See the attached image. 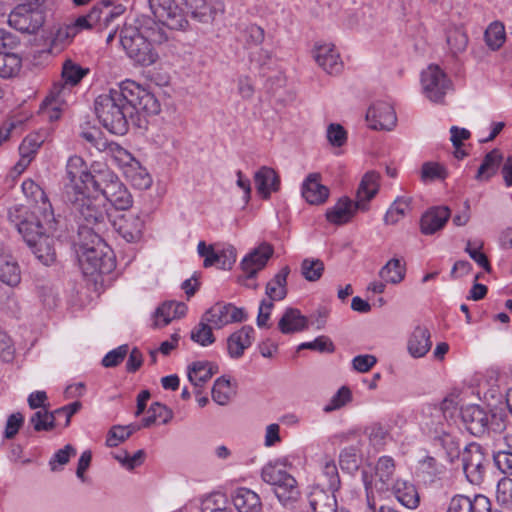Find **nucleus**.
I'll return each mask as SVG.
<instances>
[{
	"label": "nucleus",
	"mask_w": 512,
	"mask_h": 512,
	"mask_svg": "<svg viewBox=\"0 0 512 512\" xmlns=\"http://www.w3.org/2000/svg\"><path fill=\"white\" fill-rule=\"evenodd\" d=\"M68 201L78 222V237L89 234H103L109 224V216L104 201L87 196L83 191L68 194Z\"/></svg>",
	"instance_id": "nucleus-1"
},
{
	"label": "nucleus",
	"mask_w": 512,
	"mask_h": 512,
	"mask_svg": "<svg viewBox=\"0 0 512 512\" xmlns=\"http://www.w3.org/2000/svg\"><path fill=\"white\" fill-rule=\"evenodd\" d=\"M77 253L85 275L108 274L115 267L112 251L104 242L103 234L78 237Z\"/></svg>",
	"instance_id": "nucleus-2"
},
{
	"label": "nucleus",
	"mask_w": 512,
	"mask_h": 512,
	"mask_svg": "<svg viewBox=\"0 0 512 512\" xmlns=\"http://www.w3.org/2000/svg\"><path fill=\"white\" fill-rule=\"evenodd\" d=\"M8 218L15 225L19 234L29 246L35 245L36 241L46 233H54L57 227V219L54 216L51 227L45 223L44 217L35 211H26L25 208L14 206L8 211Z\"/></svg>",
	"instance_id": "nucleus-3"
},
{
	"label": "nucleus",
	"mask_w": 512,
	"mask_h": 512,
	"mask_svg": "<svg viewBox=\"0 0 512 512\" xmlns=\"http://www.w3.org/2000/svg\"><path fill=\"white\" fill-rule=\"evenodd\" d=\"M95 113L103 126L114 134L123 135L128 129L127 117L132 114L116 99L111 90L99 95L94 103Z\"/></svg>",
	"instance_id": "nucleus-4"
},
{
	"label": "nucleus",
	"mask_w": 512,
	"mask_h": 512,
	"mask_svg": "<svg viewBox=\"0 0 512 512\" xmlns=\"http://www.w3.org/2000/svg\"><path fill=\"white\" fill-rule=\"evenodd\" d=\"M94 191L100 192L116 210H127L133 205V197L125 184L104 165L100 173L94 175Z\"/></svg>",
	"instance_id": "nucleus-5"
},
{
	"label": "nucleus",
	"mask_w": 512,
	"mask_h": 512,
	"mask_svg": "<svg viewBox=\"0 0 512 512\" xmlns=\"http://www.w3.org/2000/svg\"><path fill=\"white\" fill-rule=\"evenodd\" d=\"M120 43L127 55L142 66H149L157 60L150 42L133 25H125L121 29Z\"/></svg>",
	"instance_id": "nucleus-6"
},
{
	"label": "nucleus",
	"mask_w": 512,
	"mask_h": 512,
	"mask_svg": "<svg viewBox=\"0 0 512 512\" xmlns=\"http://www.w3.org/2000/svg\"><path fill=\"white\" fill-rule=\"evenodd\" d=\"M461 417L467 430L475 436H482L490 431L501 432L505 428L500 416L487 413L479 405L466 406L461 410Z\"/></svg>",
	"instance_id": "nucleus-7"
},
{
	"label": "nucleus",
	"mask_w": 512,
	"mask_h": 512,
	"mask_svg": "<svg viewBox=\"0 0 512 512\" xmlns=\"http://www.w3.org/2000/svg\"><path fill=\"white\" fill-rule=\"evenodd\" d=\"M362 479L367 495L370 496L373 489L380 493L389 492L395 483L401 481L395 478V461L390 456L380 457L375 464L374 474L369 475L367 471H363Z\"/></svg>",
	"instance_id": "nucleus-8"
},
{
	"label": "nucleus",
	"mask_w": 512,
	"mask_h": 512,
	"mask_svg": "<svg viewBox=\"0 0 512 512\" xmlns=\"http://www.w3.org/2000/svg\"><path fill=\"white\" fill-rule=\"evenodd\" d=\"M103 164H93L88 171L84 160L79 156H71L66 165V174L69 184L66 187V196L73 192L89 189L94 184V175L102 171Z\"/></svg>",
	"instance_id": "nucleus-9"
},
{
	"label": "nucleus",
	"mask_w": 512,
	"mask_h": 512,
	"mask_svg": "<svg viewBox=\"0 0 512 512\" xmlns=\"http://www.w3.org/2000/svg\"><path fill=\"white\" fill-rule=\"evenodd\" d=\"M421 86L430 101L441 103L452 89V82L438 65L431 64L421 73Z\"/></svg>",
	"instance_id": "nucleus-10"
},
{
	"label": "nucleus",
	"mask_w": 512,
	"mask_h": 512,
	"mask_svg": "<svg viewBox=\"0 0 512 512\" xmlns=\"http://www.w3.org/2000/svg\"><path fill=\"white\" fill-rule=\"evenodd\" d=\"M262 479L273 487L279 502L285 507L288 502V461L281 458L267 463L262 469Z\"/></svg>",
	"instance_id": "nucleus-11"
},
{
	"label": "nucleus",
	"mask_w": 512,
	"mask_h": 512,
	"mask_svg": "<svg viewBox=\"0 0 512 512\" xmlns=\"http://www.w3.org/2000/svg\"><path fill=\"white\" fill-rule=\"evenodd\" d=\"M155 19L173 30H181L188 24L181 9L174 0H148Z\"/></svg>",
	"instance_id": "nucleus-12"
},
{
	"label": "nucleus",
	"mask_w": 512,
	"mask_h": 512,
	"mask_svg": "<svg viewBox=\"0 0 512 512\" xmlns=\"http://www.w3.org/2000/svg\"><path fill=\"white\" fill-rule=\"evenodd\" d=\"M462 463L468 481L472 484H480L488 464L483 448L476 443L468 445L462 454Z\"/></svg>",
	"instance_id": "nucleus-13"
},
{
	"label": "nucleus",
	"mask_w": 512,
	"mask_h": 512,
	"mask_svg": "<svg viewBox=\"0 0 512 512\" xmlns=\"http://www.w3.org/2000/svg\"><path fill=\"white\" fill-rule=\"evenodd\" d=\"M202 317L215 329H221L228 324L244 321L246 314L242 308L231 303L218 302L210 307Z\"/></svg>",
	"instance_id": "nucleus-14"
},
{
	"label": "nucleus",
	"mask_w": 512,
	"mask_h": 512,
	"mask_svg": "<svg viewBox=\"0 0 512 512\" xmlns=\"http://www.w3.org/2000/svg\"><path fill=\"white\" fill-rule=\"evenodd\" d=\"M145 224V216L141 212L123 214L113 223L117 233L129 243H136L142 239Z\"/></svg>",
	"instance_id": "nucleus-15"
},
{
	"label": "nucleus",
	"mask_w": 512,
	"mask_h": 512,
	"mask_svg": "<svg viewBox=\"0 0 512 512\" xmlns=\"http://www.w3.org/2000/svg\"><path fill=\"white\" fill-rule=\"evenodd\" d=\"M22 191L34 203L31 211L40 213L44 217L45 223L51 227L54 220V211L44 190L33 180L27 179L22 183Z\"/></svg>",
	"instance_id": "nucleus-16"
},
{
	"label": "nucleus",
	"mask_w": 512,
	"mask_h": 512,
	"mask_svg": "<svg viewBox=\"0 0 512 512\" xmlns=\"http://www.w3.org/2000/svg\"><path fill=\"white\" fill-rule=\"evenodd\" d=\"M370 128L375 130H392L397 123L394 108L387 102L378 101L370 106L366 113Z\"/></svg>",
	"instance_id": "nucleus-17"
},
{
	"label": "nucleus",
	"mask_w": 512,
	"mask_h": 512,
	"mask_svg": "<svg viewBox=\"0 0 512 512\" xmlns=\"http://www.w3.org/2000/svg\"><path fill=\"white\" fill-rule=\"evenodd\" d=\"M9 23L17 30L33 34L44 23V15L38 9L18 8L9 17Z\"/></svg>",
	"instance_id": "nucleus-18"
},
{
	"label": "nucleus",
	"mask_w": 512,
	"mask_h": 512,
	"mask_svg": "<svg viewBox=\"0 0 512 512\" xmlns=\"http://www.w3.org/2000/svg\"><path fill=\"white\" fill-rule=\"evenodd\" d=\"M74 86L64 83L62 81L56 82L49 95L46 97L43 102V108L46 112L51 111L52 113L49 115L50 119H58L59 112L62 109V106L68 104L69 101L73 98V89Z\"/></svg>",
	"instance_id": "nucleus-19"
},
{
	"label": "nucleus",
	"mask_w": 512,
	"mask_h": 512,
	"mask_svg": "<svg viewBox=\"0 0 512 512\" xmlns=\"http://www.w3.org/2000/svg\"><path fill=\"white\" fill-rule=\"evenodd\" d=\"M313 56L317 64L330 75H337L343 69L340 54L331 43L317 44Z\"/></svg>",
	"instance_id": "nucleus-20"
},
{
	"label": "nucleus",
	"mask_w": 512,
	"mask_h": 512,
	"mask_svg": "<svg viewBox=\"0 0 512 512\" xmlns=\"http://www.w3.org/2000/svg\"><path fill=\"white\" fill-rule=\"evenodd\" d=\"M273 249L269 244L263 243L251 250L241 261V269L247 280L254 278L262 270L269 258L272 256Z\"/></svg>",
	"instance_id": "nucleus-21"
},
{
	"label": "nucleus",
	"mask_w": 512,
	"mask_h": 512,
	"mask_svg": "<svg viewBox=\"0 0 512 512\" xmlns=\"http://www.w3.org/2000/svg\"><path fill=\"white\" fill-rule=\"evenodd\" d=\"M255 339V330L252 326H242L230 334L226 341L227 354L231 359L243 357L245 350L251 347Z\"/></svg>",
	"instance_id": "nucleus-22"
},
{
	"label": "nucleus",
	"mask_w": 512,
	"mask_h": 512,
	"mask_svg": "<svg viewBox=\"0 0 512 512\" xmlns=\"http://www.w3.org/2000/svg\"><path fill=\"white\" fill-rule=\"evenodd\" d=\"M450 217V210L446 206L433 207L426 211L420 221L421 232L432 235L441 230Z\"/></svg>",
	"instance_id": "nucleus-23"
},
{
	"label": "nucleus",
	"mask_w": 512,
	"mask_h": 512,
	"mask_svg": "<svg viewBox=\"0 0 512 512\" xmlns=\"http://www.w3.org/2000/svg\"><path fill=\"white\" fill-rule=\"evenodd\" d=\"M321 176L318 173L309 174L302 186V195L312 205H321L329 197V189L320 182Z\"/></svg>",
	"instance_id": "nucleus-24"
},
{
	"label": "nucleus",
	"mask_w": 512,
	"mask_h": 512,
	"mask_svg": "<svg viewBox=\"0 0 512 512\" xmlns=\"http://www.w3.org/2000/svg\"><path fill=\"white\" fill-rule=\"evenodd\" d=\"M432 341L429 330L423 326H417L407 341V350L411 357L422 358L431 349Z\"/></svg>",
	"instance_id": "nucleus-25"
},
{
	"label": "nucleus",
	"mask_w": 512,
	"mask_h": 512,
	"mask_svg": "<svg viewBox=\"0 0 512 512\" xmlns=\"http://www.w3.org/2000/svg\"><path fill=\"white\" fill-rule=\"evenodd\" d=\"M380 187V175L375 171H368L363 176L357 189V207L367 209V203L375 197Z\"/></svg>",
	"instance_id": "nucleus-26"
},
{
	"label": "nucleus",
	"mask_w": 512,
	"mask_h": 512,
	"mask_svg": "<svg viewBox=\"0 0 512 512\" xmlns=\"http://www.w3.org/2000/svg\"><path fill=\"white\" fill-rule=\"evenodd\" d=\"M357 209V201L354 203L348 197H342L326 211V219L332 224L342 225L352 219Z\"/></svg>",
	"instance_id": "nucleus-27"
},
{
	"label": "nucleus",
	"mask_w": 512,
	"mask_h": 512,
	"mask_svg": "<svg viewBox=\"0 0 512 512\" xmlns=\"http://www.w3.org/2000/svg\"><path fill=\"white\" fill-rule=\"evenodd\" d=\"M257 192L262 198H269L272 192L279 189L280 180L276 172L269 167H261L254 175Z\"/></svg>",
	"instance_id": "nucleus-28"
},
{
	"label": "nucleus",
	"mask_w": 512,
	"mask_h": 512,
	"mask_svg": "<svg viewBox=\"0 0 512 512\" xmlns=\"http://www.w3.org/2000/svg\"><path fill=\"white\" fill-rule=\"evenodd\" d=\"M233 504L238 512H261L262 510L259 495L244 487L235 490Z\"/></svg>",
	"instance_id": "nucleus-29"
},
{
	"label": "nucleus",
	"mask_w": 512,
	"mask_h": 512,
	"mask_svg": "<svg viewBox=\"0 0 512 512\" xmlns=\"http://www.w3.org/2000/svg\"><path fill=\"white\" fill-rule=\"evenodd\" d=\"M143 87L134 81H124L118 88L110 89L115 95L116 99L122 102V104L133 114V107L139 98V95L143 91Z\"/></svg>",
	"instance_id": "nucleus-30"
},
{
	"label": "nucleus",
	"mask_w": 512,
	"mask_h": 512,
	"mask_svg": "<svg viewBox=\"0 0 512 512\" xmlns=\"http://www.w3.org/2000/svg\"><path fill=\"white\" fill-rule=\"evenodd\" d=\"M40 144L41 142L35 135H29L24 138L19 146L20 159L14 166V170L18 174L24 172V170L29 166L37 150L39 149Z\"/></svg>",
	"instance_id": "nucleus-31"
},
{
	"label": "nucleus",
	"mask_w": 512,
	"mask_h": 512,
	"mask_svg": "<svg viewBox=\"0 0 512 512\" xmlns=\"http://www.w3.org/2000/svg\"><path fill=\"white\" fill-rule=\"evenodd\" d=\"M405 507L415 509L419 505V495L415 486L407 481L401 480L389 491Z\"/></svg>",
	"instance_id": "nucleus-32"
},
{
	"label": "nucleus",
	"mask_w": 512,
	"mask_h": 512,
	"mask_svg": "<svg viewBox=\"0 0 512 512\" xmlns=\"http://www.w3.org/2000/svg\"><path fill=\"white\" fill-rule=\"evenodd\" d=\"M51 234L46 233L36 241L35 245L29 246L36 258L44 265H50L56 259L54 239Z\"/></svg>",
	"instance_id": "nucleus-33"
},
{
	"label": "nucleus",
	"mask_w": 512,
	"mask_h": 512,
	"mask_svg": "<svg viewBox=\"0 0 512 512\" xmlns=\"http://www.w3.org/2000/svg\"><path fill=\"white\" fill-rule=\"evenodd\" d=\"M310 507L314 512H337V500L334 492L328 493L324 489H315L309 498Z\"/></svg>",
	"instance_id": "nucleus-34"
},
{
	"label": "nucleus",
	"mask_w": 512,
	"mask_h": 512,
	"mask_svg": "<svg viewBox=\"0 0 512 512\" xmlns=\"http://www.w3.org/2000/svg\"><path fill=\"white\" fill-rule=\"evenodd\" d=\"M412 198L407 196H399L391 204L384 216V222L387 225L398 223L411 211Z\"/></svg>",
	"instance_id": "nucleus-35"
},
{
	"label": "nucleus",
	"mask_w": 512,
	"mask_h": 512,
	"mask_svg": "<svg viewBox=\"0 0 512 512\" xmlns=\"http://www.w3.org/2000/svg\"><path fill=\"white\" fill-rule=\"evenodd\" d=\"M187 306L183 302L166 301L156 311L157 324L165 326L173 319L182 317L186 314Z\"/></svg>",
	"instance_id": "nucleus-36"
},
{
	"label": "nucleus",
	"mask_w": 512,
	"mask_h": 512,
	"mask_svg": "<svg viewBox=\"0 0 512 512\" xmlns=\"http://www.w3.org/2000/svg\"><path fill=\"white\" fill-rule=\"evenodd\" d=\"M501 161L502 154L498 149H494L487 153L477 171L476 179L479 181L489 180L496 174Z\"/></svg>",
	"instance_id": "nucleus-37"
},
{
	"label": "nucleus",
	"mask_w": 512,
	"mask_h": 512,
	"mask_svg": "<svg viewBox=\"0 0 512 512\" xmlns=\"http://www.w3.org/2000/svg\"><path fill=\"white\" fill-rule=\"evenodd\" d=\"M104 151H106L113 162L123 170V173L127 168L135 166L138 162V160L129 151L115 142L109 143Z\"/></svg>",
	"instance_id": "nucleus-38"
},
{
	"label": "nucleus",
	"mask_w": 512,
	"mask_h": 512,
	"mask_svg": "<svg viewBox=\"0 0 512 512\" xmlns=\"http://www.w3.org/2000/svg\"><path fill=\"white\" fill-rule=\"evenodd\" d=\"M20 279L17 262L11 256L0 255V280L9 286H15Z\"/></svg>",
	"instance_id": "nucleus-39"
},
{
	"label": "nucleus",
	"mask_w": 512,
	"mask_h": 512,
	"mask_svg": "<svg viewBox=\"0 0 512 512\" xmlns=\"http://www.w3.org/2000/svg\"><path fill=\"white\" fill-rule=\"evenodd\" d=\"M288 267H284L266 285V295L270 301H279L285 298L287 290Z\"/></svg>",
	"instance_id": "nucleus-40"
},
{
	"label": "nucleus",
	"mask_w": 512,
	"mask_h": 512,
	"mask_svg": "<svg viewBox=\"0 0 512 512\" xmlns=\"http://www.w3.org/2000/svg\"><path fill=\"white\" fill-rule=\"evenodd\" d=\"M214 374L211 363L194 362L188 367V379L196 387H201L208 382Z\"/></svg>",
	"instance_id": "nucleus-41"
},
{
	"label": "nucleus",
	"mask_w": 512,
	"mask_h": 512,
	"mask_svg": "<svg viewBox=\"0 0 512 512\" xmlns=\"http://www.w3.org/2000/svg\"><path fill=\"white\" fill-rule=\"evenodd\" d=\"M405 265L398 258L388 261L379 271V276L390 284H398L405 278Z\"/></svg>",
	"instance_id": "nucleus-42"
},
{
	"label": "nucleus",
	"mask_w": 512,
	"mask_h": 512,
	"mask_svg": "<svg viewBox=\"0 0 512 512\" xmlns=\"http://www.w3.org/2000/svg\"><path fill=\"white\" fill-rule=\"evenodd\" d=\"M486 45L493 51L499 50L506 40L505 26L500 21L489 24L484 33Z\"/></svg>",
	"instance_id": "nucleus-43"
},
{
	"label": "nucleus",
	"mask_w": 512,
	"mask_h": 512,
	"mask_svg": "<svg viewBox=\"0 0 512 512\" xmlns=\"http://www.w3.org/2000/svg\"><path fill=\"white\" fill-rule=\"evenodd\" d=\"M147 416L142 419V427H150L157 421L167 424L173 418V412L167 406L155 402L148 409Z\"/></svg>",
	"instance_id": "nucleus-44"
},
{
	"label": "nucleus",
	"mask_w": 512,
	"mask_h": 512,
	"mask_svg": "<svg viewBox=\"0 0 512 512\" xmlns=\"http://www.w3.org/2000/svg\"><path fill=\"white\" fill-rule=\"evenodd\" d=\"M184 5L192 17L200 22L208 23L214 19L215 10L206 0H184Z\"/></svg>",
	"instance_id": "nucleus-45"
},
{
	"label": "nucleus",
	"mask_w": 512,
	"mask_h": 512,
	"mask_svg": "<svg viewBox=\"0 0 512 512\" xmlns=\"http://www.w3.org/2000/svg\"><path fill=\"white\" fill-rule=\"evenodd\" d=\"M124 175L131 184L139 190H146L152 185V178L150 174L144 167H142L139 161L135 166L127 168Z\"/></svg>",
	"instance_id": "nucleus-46"
},
{
	"label": "nucleus",
	"mask_w": 512,
	"mask_h": 512,
	"mask_svg": "<svg viewBox=\"0 0 512 512\" xmlns=\"http://www.w3.org/2000/svg\"><path fill=\"white\" fill-rule=\"evenodd\" d=\"M213 328L214 327H212L209 322L204 321V317L201 316L200 322L191 330L190 338L200 346H210L216 341L212 331Z\"/></svg>",
	"instance_id": "nucleus-47"
},
{
	"label": "nucleus",
	"mask_w": 512,
	"mask_h": 512,
	"mask_svg": "<svg viewBox=\"0 0 512 512\" xmlns=\"http://www.w3.org/2000/svg\"><path fill=\"white\" fill-rule=\"evenodd\" d=\"M369 443L376 449H381L390 439L389 427L381 423H372L365 429Z\"/></svg>",
	"instance_id": "nucleus-48"
},
{
	"label": "nucleus",
	"mask_w": 512,
	"mask_h": 512,
	"mask_svg": "<svg viewBox=\"0 0 512 512\" xmlns=\"http://www.w3.org/2000/svg\"><path fill=\"white\" fill-rule=\"evenodd\" d=\"M22 66V59L15 53L0 52V77L11 78L18 74Z\"/></svg>",
	"instance_id": "nucleus-49"
},
{
	"label": "nucleus",
	"mask_w": 512,
	"mask_h": 512,
	"mask_svg": "<svg viewBox=\"0 0 512 512\" xmlns=\"http://www.w3.org/2000/svg\"><path fill=\"white\" fill-rule=\"evenodd\" d=\"M89 72L72 60H66L62 68V82L76 86Z\"/></svg>",
	"instance_id": "nucleus-50"
},
{
	"label": "nucleus",
	"mask_w": 512,
	"mask_h": 512,
	"mask_svg": "<svg viewBox=\"0 0 512 512\" xmlns=\"http://www.w3.org/2000/svg\"><path fill=\"white\" fill-rule=\"evenodd\" d=\"M325 266L322 260L306 258L301 263V275L309 282L318 281L324 272Z\"/></svg>",
	"instance_id": "nucleus-51"
},
{
	"label": "nucleus",
	"mask_w": 512,
	"mask_h": 512,
	"mask_svg": "<svg viewBox=\"0 0 512 512\" xmlns=\"http://www.w3.org/2000/svg\"><path fill=\"white\" fill-rule=\"evenodd\" d=\"M55 421L56 416L54 411L49 412L47 409L36 411L30 418V423L37 432L53 430L55 427Z\"/></svg>",
	"instance_id": "nucleus-52"
},
{
	"label": "nucleus",
	"mask_w": 512,
	"mask_h": 512,
	"mask_svg": "<svg viewBox=\"0 0 512 512\" xmlns=\"http://www.w3.org/2000/svg\"><path fill=\"white\" fill-rule=\"evenodd\" d=\"M77 35L75 28L70 23L57 26L51 33V44L53 47H63L69 44Z\"/></svg>",
	"instance_id": "nucleus-53"
},
{
	"label": "nucleus",
	"mask_w": 512,
	"mask_h": 512,
	"mask_svg": "<svg viewBox=\"0 0 512 512\" xmlns=\"http://www.w3.org/2000/svg\"><path fill=\"white\" fill-rule=\"evenodd\" d=\"M360 450L357 446H349L344 448L339 457L342 470L352 473L358 470L360 465Z\"/></svg>",
	"instance_id": "nucleus-54"
},
{
	"label": "nucleus",
	"mask_w": 512,
	"mask_h": 512,
	"mask_svg": "<svg viewBox=\"0 0 512 512\" xmlns=\"http://www.w3.org/2000/svg\"><path fill=\"white\" fill-rule=\"evenodd\" d=\"M232 511L227 496L221 492H214L202 501L201 511Z\"/></svg>",
	"instance_id": "nucleus-55"
},
{
	"label": "nucleus",
	"mask_w": 512,
	"mask_h": 512,
	"mask_svg": "<svg viewBox=\"0 0 512 512\" xmlns=\"http://www.w3.org/2000/svg\"><path fill=\"white\" fill-rule=\"evenodd\" d=\"M135 110L147 114H157L160 111V104L156 97L144 88L133 107V112Z\"/></svg>",
	"instance_id": "nucleus-56"
},
{
	"label": "nucleus",
	"mask_w": 512,
	"mask_h": 512,
	"mask_svg": "<svg viewBox=\"0 0 512 512\" xmlns=\"http://www.w3.org/2000/svg\"><path fill=\"white\" fill-rule=\"evenodd\" d=\"M138 429H140V426L136 425L112 427L106 439L107 446H118L120 443L124 442L127 438H129L130 435Z\"/></svg>",
	"instance_id": "nucleus-57"
},
{
	"label": "nucleus",
	"mask_w": 512,
	"mask_h": 512,
	"mask_svg": "<svg viewBox=\"0 0 512 512\" xmlns=\"http://www.w3.org/2000/svg\"><path fill=\"white\" fill-rule=\"evenodd\" d=\"M231 394L230 380L218 378L212 388V399L219 405H226L231 399Z\"/></svg>",
	"instance_id": "nucleus-58"
},
{
	"label": "nucleus",
	"mask_w": 512,
	"mask_h": 512,
	"mask_svg": "<svg viewBox=\"0 0 512 512\" xmlns=\"http://www.w3.org/2000/svg\"><path fill=\"white\" fill-rule=\"evenodd\" d=\"M101 14L102 10L95 6L87 15L78 17L70 24L75 28V31L78 34L82 30H88L97 25L101 20Z\"/></svg>",
	"instance_id": "nucleus-59"
},
{
	"label": "nucleus",
	"mask_w": 512,
	"mask_h": 512,
	"mask_svg": "<svg viewBox=\"0 0 512 512\" xmlns=\"http://www.w3.org/2000/svg\"><path fill=\"white\" fill-rule=\"evenodd\" d=\"M447 44L453 54L461 53L467 47L468 36L461 29H451L447 33Z\"/></svg>",
	"instance_id": "nucleus-60"
},
{
	"label": "nucleus",
	"mask_w": 512,
	"mask_h": 512,
	"mask_svg": "<svg viewBox=\"0 0 512 512\" xmlns=\"http://www.w3.org/2000/svg\"><path fill=\"white\" fill-rule=\"evenodd\" d=\"M303 349H310L319 353H333L335 346L328 336L321 335L311 342L301 343L297 348V352Z\"/></svg>",
	"instance_id": "nucleus-61"
},
{
	"label": "nucleus",
	"mask_w": 512,
	"mask_h": 512,
	"mask_svg": "<svg viewBox=\"0 0 512 512\" xmlns=\"http://www.w3.org/2000/svg\"><path fill=\"white\" fill-rule=\"evenodd\" d=\"M80 137L99 151L105 150L109 144L97 127L82 128Z\"/></svg>",
	"instance_id": "nucleus-62"
},
{
	"label": "nucleus",
	"mask_w": 512,
	"mask_h": 512,
	"mask_svg": "<svg viewBox=\"0 0 512 512\" xmlns=\"http://www.w3.org/2000/svg\"><path fill=\"white\" fill-rule=\"evenodd\" d=\"M352 400V393L351 390L346 387L342 386L330 399L328 404H326L323 408L324 412H332L334 410H338L345 406L347 403H349Z\"/></svg>",
	"instance_id": "nucleus-63"
},
{
	"label": "nucleus",
	"mask_w": 512,
	"mask_h": 512,
	"mask_svg": "<svg viewBox=\"0 0 512 512\" xmlns=\"http://www.w3.org/2000/svg\"><path fill=\"white\" fill-rule=\"evenodd\" d=\"M496 499L498 503L512 507V478L505 476L498 481Z\"/></svg>",
	"instance_id": "nucleus-64"
}]
</instances>
